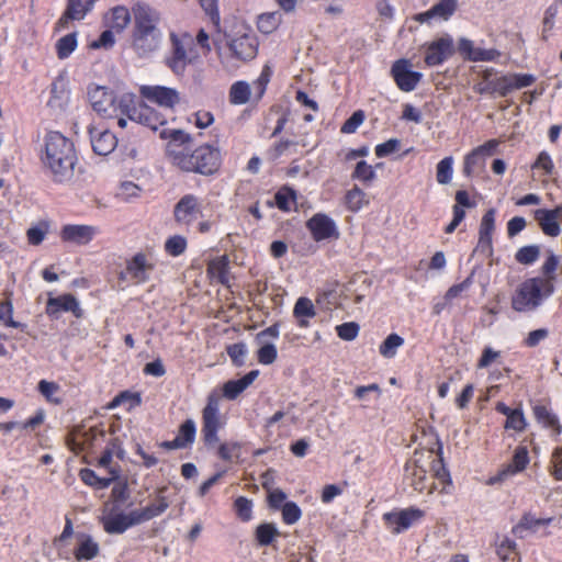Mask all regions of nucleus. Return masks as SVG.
Masks as SVG:
<instances>
[{"label": "nucleus", "instance_id": "f257e3e1", "mask_svg": "<svg viewBox=\"0 0 562 562\" xmlns=\"http://www.w3.org/2000/svg\"><path fill=\"white\" fill-rule=\"evenodd\" d=\"M404 481L416 492H426L428 495L436 491L449 494L452 487V480L440 449L416 450L405 463Z\"/></svg>", "mask_w": 562, "mask_h": 562}, {"label": "nucleus", "instance_id": "f03ea898", "mask_svg": "<svg viewBox=\"0 0 562 562\" xmlns=\"http://www.w3.org/2000/svg\"><path fill=\"white\" fill-rule=\"evenodd\" d=\"M42 161L55 182L70 181L76 162L74 144L59 132L47 133Z\"/></svg>", "mask_w": 562, "mask_h": 562}, {"label": "nucleus", "instance_id": "7ed1b4c3", "mask_svg": "<svg viewBox=\"0 0 562 562\" xmlns=\"http://www.w3.org/2000/svg\"><path fill=\"white\" fill-rule=\"evenodd\" d=\"M553 285L542 278H531L522 282L512 299V306L517 312H529L541 304L543 297L550 295Z\"/></svg>", "mask_w": 562, "mask_h": 562}, {"label": "nucleus", "instance_id": "20e7f679", "mask_svg": "<svg viewBox=\"0 0 562 562\" xmlns=\"http://www.w3.org/2000/svg\"><path fill=\"white\" fill-rule=\"evenodd\" d=\"M88 97L92 109L105 119H114L119 114H124L133 101L132 93H123L116 97L112 91L101 86L90 88Z\"/></svg>", "mask_w": 562, "mask_h": 562}, {"label": "nucleus", "instance_id": "39448f33", "mask_svg": "<svg viewBox=\"0 0 562 562\" xmlns=\"http://www.w3.org/2000/svg\"><path fill=\"white\" fill-rule=\"evenodd\" d=\"M220 162V153L212 146L204 145L188 151L183 160L178 161V167L184 171H194L203 175L213 173Z\"/></svg>", "mask_w": 562, "mask_h": 562}, {"label": "nucleus", "instance_id": "423d86ee", "mask_svg": "<svg viewBox=\"0 0 562 562\" xmlns=\"http://www.w3.org/2000/svg\"><path fill=\"white\" fill-rule=\"evenodd\" d=\"M172 53L167 58V65L177 75L184 71L188 64L192 61L194 55L192 54L193 40L190 35H171Z\"/></svg>", "mask_w": 562, "mask_h": 562}, {"label": "nucleus", "instance_id": "0eeeda50", "mask_svg": "<svg viewBox=\"0 0 562 562\" xmlns=\"http://www.w3.org/2000/svg\"><path fill=\"white\" fill-rule=\"evenodd\" d=\"M227 46L233 57L244 61L254 59L258 53L257 36L252 31L246 29L231 36Z\"/></svg>", "mask_w": 562, "mask_h": 562}, {"label": "nucleus", "instance_id": "6e6552de", "mask_svg": "<svg viewBox=\"0 0 562 562\" xmlns=\"http://www.w3.org/2000/svg\"><path fill=\"white\" fill-rule=\"evenodd\" d=\"M124 114H126L130 121L143 124L153 131H157L159 126L166 124V119L160 113L147 104L136 101L134 94L133 101Z\"/></svg>", "mask_w": 562, "mask_h": 562}, {"label": "nucleus", "instance_id": "1a4fd4ad", "mask_svg": "<svg viewBox=\"0 0 562 562\" xmlns=\"http://www.w3.org/2000/svg\"><path fill=\"white\" fill-rule=\"evenodd\" d=\"M160 137L169 139L167 153L172 164L178 166V161L183 160L187 153L190 151L191 136L181 130L162 128Z\"/></svg>", "mask_w": 562, "mask_h": 562}, {"label": "nucleus", "instance_id": "9d476101", "mask_svg": "<svg viewBox=\"0 0 562 562\" xmlns=\"http://www.w3.org/2000/svg\"><path fill=\"white\" fill-rule=\"evenodd\" d=\"M140 95L165 109H173L180 102L179 92L169 87L164 86H142Z\"/></svg>", "mask_w": 562, "mask_h": 562}, {"label": "nucleus", "instance_id": "9b49d317", "mask_svg": "<svg viewBox=\"0 0 562 562\" xmlns=\"http://www.w3.org/2000/svg\"><path fill=\"white\" fill-rule=\"evenodd\" d=\"M423 516L424 512L418 508H406L403 510L386 513L383 518L387 527L392 529L393 533H401L420 520Z\"/></svg>", "mask_w": 562, "mask_h": 562}, {"label": "nucleus", "instance_id": "f8f14e48", "mask_svg": "<svg viewBox=\"0 0 562 562\" xmlns=\"http://www.w3.org/2000/svg\"><path fill=\"white\" fill-rule=\"evenodd\" d=\"M155 269V261L151 256L138 252L126 263V273L135 283H144Z\"/></svg>", "mask_w": 562, "mask_h": 562}, {"label": "nucleus", "instance_id": "ddd939ff", "mask_svg": "<svg viewBox=\"0 0 562 562\" xmlns=\"http://www.w3.org/2000/svg\"><path fill=\"white\" fill-rule=\"evenodd\" d=\"M99 233L97 226L83 224H67L60 229V239L65 243L85 246Z\"/></svg>", "mask_w": 562, "mask_h": 562}, {"label": "nucleus", "instance_id": "4468645a", "mask_svg": "<svg viewBox=\"0 0 562 562\" xmlns=\"http://www.w3.org/2000/svg\"><path fill=\"white\" fill-rule=\"evenodd\" d=\"M392 76L397 87L406 92L416 88L423 75L411 69V64L406 59H400L392 66Z\"/></svg>", "mask_w": 562, "mask_h": 562}, {"label": "nucleus", "instance_id": "2eb2a0df", "mask_svg": "<svg viewBox=\"0 0 562 562\" xmlns=\"http://www.w3.org/2000/svg\"><path fill=\"white\" fill-rule=\"evenodd\" d=\"M533 217L538 222L544 235L557 237L561 233L560 223H562V205L553 210L538 209L533 212Z\"/></svg>", "mask_w": 562, "mask_h": 562}, {"label": "nucleus", "instance_id": "dca6fc26", "mask_svg": "<svg viewBox=\"0 0 562 562\" xmlns=\"http://www.w3.org/2000/svg\"><path fill=\"white\" fill-rule=\"evenodd\" d=\"M454 53L453 41L449 35L431 42L426 50L425 63L428 66H437L450 58Z\"/></svg>", "mask_w": 562, "mask_h": 562}, {"label": "nucleus", "instance_id": "f3484780", "mask_svg": "<svg viewBox=\"0 0 562 562\" xmlns=\"http://www.w3.org/2000/svg\"><path fill=\"white\" fill-rule=\"evenodd\" d=\"M532 75L509 74L493 80V93L506 97L516 89L529 87L535 82Z\"/></svg>", "mask_w": 562, "mask_h": 562}, {"label": "nucleus", "instance_id": "a211bd4d", "mask_svg": "<svg viewBox=\"0 0 562 562\" xmlns=\"http://www.w3.org/2000/svg\"><path fill=\"white\" fill-rule=\"evenodd\" d=\"M175 220L182 225H189L201 215V203L193 194L182 196L175 205Z\"/></svg>", "mask_w": 562, "mask_h": 562}, {"label": "nucleus", "instance_id": "6ab92c4d", "mask_svg": "<svg viewBox=\"0 0 562 562\" xmlns=\"http://www.w3.org/2000/svg\"><path fill=\"white\" fill-rule=\"evenodd\" d=\"M135 19L134 33L160 32L157 27L159 14L156 10L144 3H137L133 8Z\"/></svg>", "mask_w": 562, "mask_h": 562}, {"label": "nucleus", "instance_id": "aec40b11", "mask_svg": "<svg viewBox=\"0 0 562 562\" xmlns=\"http://www.w3.org/2000/svg\"><path fill=\"white\" fill-rule=\"evenodd\" d=\"M314 240L322 241L331 237H337L338 232L335 222L327 215L318 213L311 217L306 223Z\"/></svg>", "mask_w": 562, "mask_h": 562}, {"label": "nucleus", "instance_id": "412c9836", "mask_svg": "<svg viewBox=\"0 0 562 562\" xmlns=\"http://www.w3.org/2000/svg\"><path fill=\"white\" fill-rule=\"evenodd\" d=\"M89 134L92 149L100 156L111 154L117 145L115 135L108 130H98L94 126H90Z\"/></svg>", "mask_w": 562, "mask_h": 562}, {"label": "nucleus", "instance_id": "4be33fe9", "mask_svg": "<svg viewBox=\"0 0 562 562\" xmlns=\"http://www.w3.org/2000/svg\"><path fill=\"white\" fill-rule=\"evenodd\" d=\"M529 463L528 450L526 447H518L515 450L513 460L509 464H507L504 469H502L497 475L490 479V484H495L503 482L510 475H514L518 472L525 470L527 464Z\"/></svg>", "mask_w": 562, "mask_h": 562}, {"label": "nucleus", "instance_id": "5701e85b", "mask_svg": "<svg viewBox=\"0 0 562 562\" xmlns=\"http://www.w3.org/2000/svg\"><path fill=\"white\" fill-rule=\"evenodd\" d=\"M97 0H68V5L57 22L58 29H66L70 20H82L90 12Z\"/></svg>", "mask_w": 562, "mask_h": 562}, {"label": "nucleus", "instance_id": "b1692460", "mask_svg": "<svg viewBox=\"0 0 562 562\" xmlns=\"http://www.w3.org/2000/svg\"><path fill=\"white\" fill-rule=\"evenodd\" d=\"M161 43V33H134L133 34V48L140 57H147L157 50Z\"/></svg>", "mask_w": 562, "mask_h": 562}, {"label": "nucleus", "instance_id": "393cba45", "mask_svg": "<svg viewBox=\"0 0 562 562\" xmlns=\"http://www.w3.org/2000/svg\"><path fill=\"white\" fill-rule=\"evenodd\" d=\"M117 459L124 458V450L121 446L119 439H113L102 452L99 458L98 465L105 469L109 474L119 476L120 475V467L117 464H113V458Z\"/></svg>", "mask_w": 562, "mask_h": 562}, {"label": "nucleus", "instance_id": "a878e982", "mask_svg": "<svg viewBox=\"0 0 562 562\" xmlns=\"http://www.w3.org/2000/svg\"><path fill=\"white\" fill-rule=\"evenodd\" d=\"M60 311H70L77 317L81 315V310L79 307L78 301L75 296L68 294L59 297H52L47 302L46 312L50 316H57Z\"/></svg>", "mask_w": 562, "mask_h": 562}, {"label": "nucleus", "instance_id": "bb28decb", "mask_svg": "<svg viewBox=\"0 0 562 562\" xmlns=\"http://www.w3.org/2000/svg\"><path fill=\"white\" fill-rule=\"evenodd\" d=\"M203 427L202 431H218L222 424L218 417V397L211 394L207 398V404L202 413Z\"/></svg>", "mask_w": 562, "mask_h": 562}, {"label": "nucleus", "instance_id": "cd10ccee", "mask_svg": "<svg viewBox=\"0 0 562 562\" xmlns=\"http://www.w3.org/2000/svg\"><path fill=\"white\" fill-rule=\"evenodd\" d=\"M101 522L105 532L110 535H120L132 527L128 515L125 513H111L102 516Z\"/></svg>", "mask_w": 562, "mask_h": 562}, {"label": "nucleus", "instance_id": "c85d7f7f", "mask_svg": "<svg viewBox=\"0 0 562 562\" xmlns=\"http://www.w3.org/2000/svg\"><path fill=\"white\" fill-rule=\"evenodd\" d=\"M258 374V370H252L241 379L227 381L223 385V395L228 400H235L256 380Z\"/></svg>", "mask_w": 562, "mask_h": 562}, {"label": "nucleus", "instance_id": "c756f323", "mask_svg": "<svg viewBox=\"0 0 562 562\" xmlns=\"http://www.w3.org/2000/svg\"><path fill=\"white\" fill-rule=\"evenodd\" d=\"M131 22V14L126 7L117 5L111 9L104 16V23L110 29L122 32Z\"/></svg>", "mask_w": 562, "mask_h": 562}, {"label": "nucleus", "instance_id": "7c9ffc66", "mask_svg": "<svg viewBox=\"0 0 562 562\" xmlns=\"http://www.w3.org/2000/svg\"><path fill=\"white\" fill-rule=\"evenodd\" d=\"M552 518H536L531 514H525L520 521L513 528V533L522 539L526 536V531L536 532L539 527L549 525Z\"/></svg>", "mask_w": 562, "mask_h": 562}, {"label": "nucleus", "instance_id": "2f4dec72", "mask_svg": "<svg viewBox=\"0 0 562 562\" xmlns=\"http://www.w3.org/2000/svg\"><path fill=\"white\" fill-rule=\"evenodd\" d=\"M74 554L77 561L92 560L99 554V544L90 536L80 535Z\"/></svg>", "mask_w": 562, "mask_h": 562}, {"label": "nucleus", "instance_id": "473e14b6", "mask_svg": "<svg viewBox=\"0 0 562 562\" xmlns=\"http://www.w3.org/2000/svg\"><path fill=\"white\" fill-rule=\"evenodd\" d=\"M495 229V210L490 209L482 217L480 224L479 246L490 248L492 245V234Z\"/></svg>", "mask_w": 562, "mask_h": 562}, {"label": "nucleus", "instance_id": "72a5a7b5", "mask_svg": "<svg viewBox=\"0 0 562 562\" xmlns=\"http://www.w3.org/2000/svg\"><path fill=\"white\" fill-rule=\"evenodd\" d=\"M454 10H456L454 0H441L439 3L435 4L427 12L419 14L418 20L420 22H425L434 16H438L443 20H447L454 12Z\"/></svg>", "mask_w": 562, "mask_h": 562}, {"label": "nucleus", "instance_id": "f704fd0d", "mask_svg": "<svg viewBox=\"0 0 562 562\" xmlns=\"http://www.w3.org/2000/svg\"><path fill=\"white\" fill-rule=\"evenodd\" d=\"M537 420L547 428H550L554 435L561 432V425L555 415H553L546 406H536L533 408Z\"/></svg>", "mask_w": 562, "mask_h": 562}, {"label": "nucleus", "instance_id": "c9c22d12", "mask_svg": "<svg viewBox=\"0 0 562 562\" xmlns=\"http://www.w3.org/2000/svg\"><path fill=\"white\" fill-rule=\"evenodd\" d=\"M293 314L299 318V326L306 327L308 323L304 317H314L316 313L310 299L300 297L294 305Z\"/></svg>", "mask_w": 562, "mask_h": 562}, {"label": "nucleus", "instance_id": "e433bc0d", "mask_svg": "<svg viewBox=\"0 0 562 562\" xmlns=\"http://www.w3.org/2000/svg\"><path fill=\"white\" fill-rule=\"evenodd\" d=\"M345 203L350 211L357 212L369 204V199L366 192L356 186L346 193Z\"/></svg>", "mask_w": 562, "mask_h": 562}, {"label": "nucleus", "instance_id": "4c0bfd02", "mask_svg": "<svg viewBox=\"0 0 562 562\" xmlns=\"http://www.w3.org/2000/svg\"><path fill=\"white\" fill-rule=\"evenodd\" d=\"M485 156L476 148L464 158L463 172L470 177L484 168Z\"/></svg>", "mask_w": 562, "mask_h": 562}, {"label": "nucleus", "instance_id": "58836bf2", "mask_svg": "<svg viewBox=\"0 0 562 562\" xmlns=\"http://www.w3.org/2000/svg\"><path fill=\"white\" fill-rule=\"evenodd\" d=\"M250 98V87L245 81L235 82L229 90V101L232 104H245Z\"/></svg>", "mask_w": 562, "mask_h": 562}, {"label": "nucleus", "instance_id": "ea45409f", "mask_svg": "<svg viewBox=\"0 0 562 562\" xmlns=\"http://www.w3.org/2000/svg\"><path fill=\"white\" fill-rule=\"evenodd\" d=\"M516 549V543L513 540L505 538L498 544L496 552L499 559L504 562H520V557Z\"/></svg>", "mask_w": 562, "mask_h": 562}, {"label": "nucleus", "instance_id": "a19ab883", "mask_svg": "<svg viewBox=\"0 0 562 562\" xmlns=\"http://www.w3.org/2000/svg\"><path fill=\"white\" fill-rule=\"evenodd\" d=\"M77 34L70 33L60 37L56 43V52L59 59H65L77 48Z\"/></svg>", "mask_w": 562, "mask_h": 562}, {"label": "nucleus", "instance_id": "79ce46f5", "mask_svg": "<svg viewBox=\"0 0 562 562\" xmlns=\"http://www.w3.org/2000/svg\"><path fill=\"white\" fill-rule=\"evenodd\" d=\"M297 146L305 147V146H307V142H305L304 139H300V140L284 139V140H281L278 144H276L273 146V148L271 149V157L273 159H278L279 157H281L284 154H294V153L297 151L296 150Z\"/></svg>", "mask_w": 562, "mask_h": 562}, {"label": "nucleus", "instance_id": "37998d69", "mask_svg": "<svg viewBox=\"0 0 562 562\" xmlns=\"http://www.w3.org/2000/svg\"><path fill=\"white\" fill-rule=\"evenodd\" d=\"M404 339L397 334L389 335L380 345V355L384 358L391 359L396 355L397 348L403 346Z\"/></svg>", "mask_w": 562, "mask_h": 562}, {"label": "nucleus", "instance_id": "c03bdc74", "mask_svg": "<svg viewBox=\"0 0 562 562\" xmlns=\"http://www.w3.org/2000/svg\"><path fill=\"white\" fill-rule=\"evenodd\" d=\"M220 459L226 462H233L240 457V445L238 442H222L216 449Z\"/></svg>", "mask_w": 562, "mask_h": 562}, {"label": "nucleus", "instance_id": "a18cd8bd", "mask_svg": "<svg viewBox=\"0 0 562 562\" xmlns=\"http://www.w3.org/2000/svg\"><path fill=\"white\" fill-rule=\"evenodd\" d=\"M453 165V158L452 157H445L442 160H440L436 166V179L437 182L440 184H448L450 183L452 179V169Z\"/></svg>", "mask_w": 562, "mask_h": 562}, {"label": "nucleus", "instance_id": "49530a36", "mask_svg": "<svg viewBox=\"0 0 562 562\" xmlns=\"http://www.w3.org/2000/svg\"><path fill=\"white\" fill-rule=\"evenodd\" d=\"M119 476L111 475L109 477H99L92 470H82L81 479L82 481L91 486H97L99 488L108 487L113 481H115Z\"/></svg>", "mask_w": 562, "mask_h": 562}, {"label": "nucleus", "instance_id": "de8ad7c7", "mask_svg": "<svg viewBox=\"0 0 562 562\" xmlns=\"http://www.w3.org/2000/svg\"><path fill=\"white\" fill-rule=\"evenodd\" d=\"M50 99L48 100V106L61 108L66 98V88L63 80H56L50 87Z\"/></svg>", "mask_w": 562, "mask_h": 562}, {"label": "nucleus", "instance_id": "09e8293b", "mask_svg": "<svg viewBox=\"0 0 562 562\" xmlns=\"http://www.w3.org/2000/svg\"><path fill=\"white\" fill-rule=\"evenodd\" d=\"M540 256V247L530 245L521 247L515 255V259L521 265H530Z\"/></svg>", "mask_w": 562, "mask_h": 562}, {"label": "nucleus", "instance_id": "8fccbe9b", "mask_svg": "<svg viewBox=\"0 0 562 562\" xmlns=\"http://www.w3.org/2000/svg\"><path fill=\"white\" fill-rule=\"evenodd\" d=\"M277 536L278 530L272 524H262L256 529V538L260 546L270 544Z\"/></svg>", "mask_w": 562, "mask_h": 562}, {"label": "nucleus", "instance_id": "3c124183", "mask_svg": "<svg viewBox=\"0 0 562 562\" xmlns=\"http://www.w3.org/2000/svg\"><path fill=\"white\" fill-rule=\"evenodd\" d=\"M195 438V424L192 419H187L179 429L176 437L177 440L183 443V448L191 445Z\"/></svg>", "mask_w": 562, "mask_h": 562}, {"label": "nucleus", "instance_id": "603ef678", "mask_svg": "<svg viewBox=\"0 0 562 562\" xmlns=\"http://www.w3.org/2000/svg\"><path fill=\"white\" fill-rule=\"evenodd\" d=\"M187 248V239L183 236L175 235L168 238L165 243V250L173 256H180Z\"/></svg>", "mask_w": 562, "mask_h": 562}, {"label": "nucleus", "instance_id": "864d4df0", "mask_svg": "<svg viewBox=\"0 0 562 562\" xmlns=\"http://www.w3.org/2000/svg\"><path fill=\"white\" fill-rule=\"evenodd\" d=\"M13 315V305L10 301L0 303V322H2L5 326L20 328L23 325L19 322H15L12 317Z\"/></svg>", "mask_w": 562, "mask_h": 562}, {"label": "nucleus", "instance_id": "5fc2aeb1", "mask_svg": "<svg viewBox=\"0 0 562 562\" xmlns=\"http://www.w3.org/2000/svg\"><path fill=\"white\" fill-rule=\"evenodd\" d=\"M352 178L369 183L375 179V171L372 166L368 165L364 160H361L357 164Z\"/></svg>", "mask_w": 562, "mask_h": 562}, {"label": "nucleus", "instance_id": "6e6d98bb", "mask_svg": "<svg viewBox=\"0 0 562 562\" xmlns=\"http://www.w3.org/2000/svg\"><path fill=\"white\" fill-rule=\"evenodd\" d=\"M526 425L527 424L522 411L515 408L514 412L510 413V415L507 417L505 428L522 431L526 428Z\"/></svg>", "mask_w": 562, "mask_h": 562}, {"label": "nucleus", "instance_id": "4d7b16f0", "mask_svg": "<svg viewBox=\"0 0 562 562\" xmlns=\"http://www.w3.org/2000/svg\"><path fill=\"white\" fill-rule=\"evenodd\" d=\"M38 392L49 402L58 403L55 395L59 392V385L55 382L41 380L37 385Z\"/></svg>", "mask_w": 562, "mask_h": 562}, {"label": "nucleus", "instance_id": "13d9d810", "mask_svg": "<svg viewBox=\"0 0 562 562\" xmlns=\"http://www.w3.org/2000/svg\"><path fill=\"white\" fill-rule=\"evenodd\" d=\"M282 518L284 522L292 525L301 517V509L294 502H286L282 505Z\"/></svg>", "mask_w": 562, "mask_h": 562}, {"label": "nucleus", "instance_id": "bf43d9fd", "mask_svg": "<svg viewBox=\"0 0 562 562\" xmlns=\"http://www.w3.org/2000/svg\"><path fill=\"white\" fill-rule=\"evenodd\" d=\"M235 510L237 513V516L244 520L247 521L251 518L252 514V504L249 499L246 497L239 496L236 498L234 503Z\"/></svg>", "mask_w": 562, "mask_h": 562}, {"label": "nucleus", "instance_id": "052dcab7", "mask_svg": "<svg viewBox=\"0 0 562 562\" xmlns=\"http://www.w3.org/2000/svg\"><path fill=\"white\" fill-rule=\"evenodd\" d=\"M207 271L213 278L218 279L221 282H225L227 261L225 258L213 260L209 263Z\"/></svg>", "mask_w": 562, "mask_h": 562}, {"label": "nucleus", "instance_id": "680f3d73", "mask_svg": "<svg viewBox=\"0 0 562 562\" xmlns=\"http://www.w3.org/2000/svg\"><path fill=\"white\" fill-rule=\"evenodd\" d=\"M279 24V18L277 13L262 14L258 19V29L266 34L271 33L277 29Z\"/></svg>", "mask_w": 562, "mask_h": 562}, {"label": "nucleus", "instance_id": "e2e57ef3", "mask_svg": "<svg viewBox=\"0 0 562 562\" xmlns=\"http://www.w3.org/2000/svg\"><path fill=\"white\" fill-rule=\"evenodd\" d=\"M336 330L339 338L351 341L358 336L359 325L355 322L344 323L338 325Z\"/></svg>", "mask_w": 562, "mask_h": 562}, {"label": "nucleus", "instance_id": "0e129e2a", "mask_svg": "<svg viewBox=\"0 0 562 562\" xmlns=\"http://www.w3.org/2000/svg\"><path fill=\"white\" fill-rule=\"evenodd\" d=\"M263 487L267 488L269 492L268 502H269L270 507H272V508L282 507V504L286 498V494L279 488H270L267 481H265Z\"/></svg>", "mask_w": 562, "mask_h": 562}, {"label": "nucleus", "instance_id": "69168bd1", "mask_svg": "<svg viewBox=\"0 0 562 562\" xmlns=\"http://www.w3.org/2000/svg\"><path fill=\"white\" fill-rule=\"evenodd\" d=\"M246 352L247 348L243 342L233 344L227 347V353L236 366H241L244 363Z\"/></svg>", "mask_w": 562, "mask_h": 562}, {"label": "nucleus", "instance_id": "338daca9", "mask_svg": "<svg viewBox=\"0 0 562 562\" xmlns=\"http://www.w3.org/2000/svg\"><path fill=\"white\" fill-rule=\"evenodd\" d=\"M277 348L272 344H266L258 350V361L262 364H271L277 359Z\"/></svg>", "mask_w": 562, "mask_h": 562}, {"label": "nucleus", "instance_id": "774afa93", "mask_svg": "<svg viewBox=\"0 0 562 562\" xmlns=\"http://www.w3.org/2000/svg\"><path fill=\"white\" fill-rule=\"evenodd\" d=\"M114 43H115V38H114L113 30L110 29V30L103 31L101 33V35L99 36V38L90 44V47L94 48V49H97V48L109 49L114 45Z\"/></svg>", "mask_w": 562, "mask_h": 562}]
</instances>
